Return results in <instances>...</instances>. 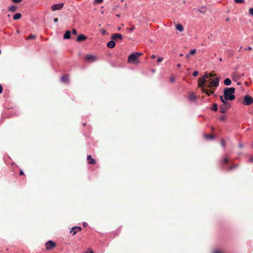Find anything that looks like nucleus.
<instances>
[{"label":"nucleus","mask_w":253,"mask_h":253,"mask_svg":"<svg viewBox=\"0 0 253 253\" xmlns=\"http://www.w3.org/2000/svg\"><path fill=\"white\" fill-rule=\"evenodd\" d=\"M208 72H206L205 73V75L201 77L198 80V86L201 88V91L203 93H205L208 96H210L211 94H213L215 96V94H213L214 91L215 90V88L212 87V88H211L210 89H207L205 88L206 86V83L208 82Z\"/></svg>","instance_id":"f257e3e1"},{"label":"nucleus","mask_w":253,"mask_h":253,"mask_svg":"<svg viewBox=\"0 0 253 253\" xmlns=\"http://www.w3.org/2000/svg\"><path fill=\"white\" fill-rule=\"evenodd\" d=\"M209 84L206 86L208 88H212V87L216 88L219 85V76L216 74L214 72L208 74Z\"/></svg>","instance_id":"f03ea898"},{"label":"nucleus","mask_w":253,"mask_h":253,"mask_svg":"<svg viewBox=\"0 0 253 253\" xmlns=\"http://www.w3.org/2000/svg\"><path fill=\"white\" fill-rule=\"evenodd\" d=\"M235 88L234 87H226L224 89L223 93L225 100H233L235 98Z\"/></svg>","instance_id":"7ed1b4c3"},{"label":"nucleus","mask_w":253,"mask_h":253,"mask_svg":"<svg viewBox=\"0 0 253 253\" xmlns=\"http://www.w3.org/2000/svg\"><path fill=\"white\" fill-rule=\"evenodd\" d=\"M142 55V53L139 52H134L132 53L129 55L127 62L129 63H132L134 65H136L139 63V61L138 60V57L141 56Z\"/></svg>","instance_id":"20e7f679"},{"label":"nucleus","mask_w":253,"mask_h":253,"mask_svg":"<svg viewBox=\"0 0 253 253\" xmlns=\"http://www.w3.org/2000/svg\"><path fill=\"white\" fill-rule=\"evenodd\" d=\"M253 103V98L249 94H246L243 99L242 104L244 105H250Z\"/></svg>","instance_id":"39448f33"},{"label":"nucleus","mask_w":253,"mask_h":253,"mask_svg":"<svg viewBox=\"0 0 253 253\" xmlns=\"http://www.w3.org/2000/svg\"><path fill=\"white\" fill-rule=\"evenodd\" d=\"M97 56L91 55V54H87L85 56V60L89 62H93L97 60Z\"/></svg>","instance_id":"423d86ee"},{"label":"nucleus","mask_w":253,"mask_h":253,"mask_svg":"<svg viewBox=\"0 0 253 253\" xmlns=\"http://www.w3.org/2000/svg\"><path fill=\"white\" fill-rule=\"evenodd\" d=\"M47 250H51L56 247V244L52 241H48L45 244Z\"/></svg>","instance_id":"0eeeda50"},{"label":"nucleus","mask_w":253,"mask_h":253,"mask_svg":"<svg viewBox=\"0 0 253 253\" xmlns=\"http://www.w3.org/2000/svg\"><path fill=\"white\" fill-rule=\"evenodd\" d=\"M64 6L63 3H60L58 4H54L51 6V9L53 11L57 10H61Z\"/></svg>","instance_id":"6e6552de"},{"label":"nucleus","mask_w":253,"mask_h":253,"mask_svg":"<svg viewBox=\"0 0 253 253\" xmlns=\"http://www.w3.org/2000/svg\"><path fill=\"white\" fill-rule=\"evenodd\" d=\"M82 230V228L80 226H75L72 228L71 230L70 231V233L72 234L73 235H75L78 232L81 231Z\"/></svg>","instance_id":"1a4fd4ad"},{"label":"nucleus","mask_w":253,"mask_h":253,"mask_svg":"<svg viewBox=\"0 0 253 253\" xmlns=\"http://www.w3.org/2000/svg\"><path fill=\"white\" fill-rule=\"evenodd\" d=\"M230 107V104L225 105V104H222L220 106V112L221 113H224L226 112L227 110L229 109Z\"/></svg>","instance_id":"9d476101"},{"label":"nucleus","mask_w":253,"mask_h":253,"mask_svg":"<svg viewBox=\"0 0 253 253\" xmlns=\"http://www.w3.org/2000/svg\"><path fill=\"white\" fill-rule=\"evenodd\" d=\"M111 39H112V40H113L114 41H117L119 39L122 40L123 36L121 34L116 33V34H114L112 35Z\"/></svg>","instance_id":"9b49d317"},{"label":"nucleus","mask_w":253,"mask_h":253,"mask_svg":"<svg viewBox=\"0 0 253 253\" xmlns=\"http://www.w3.org/2000/svg\"><path fill=\"white\" fill-rule=\"evenodd\" d=\"M87 161L88 164L95 165L96 164L95 160L93 159L91 155L87 156Z\"/></svg>","instance_id":"f8f14e48"},{"label":"nucleus","mask_w":253,"mask_h":253,"mask_svg":"<svg viewBox=\"0 0 253 253\" xmlns=\"http://www.w3.org/2000/svg\"><path fill=\"white\" fill-rule=\"evenodd\" d=\"M87 39V37L84 35H80L77 38V41L78 42L84 41Z\"/></svg>","instance_id":"ddd939ff"},{"label":"nucleus","mask_w":253,"mask_h":253,"mask_svg":"<svg viewBox=\"0 0 253 253\" xmlns=\"http://www.w3.org/2000/svg\"><path fill=\"white\" fill-rule=\"evenodd\" d=\"M116 43L114 40L109 41L107 43V47L109 48H112L115 46Z\"/></svg>","instance_id":"4468645a"},{"label":"nucleus","mask_w":253,"mask_h":253,"mask_svg":"<svg viewBox=\"0 0 253 253\" xmlns=\"http://www.w3.org/2000/svg\"><path fill=\"white\" fill-rule=\"evenodd\" d=\"M71 38V32L67 31L64 35V38L65 39H69Z\"/></svg>","instance_id":"2eb2a0df"},{"label":"nucleus","mask_w":253,"mask_h":253,"mask_svg":"<svg viewBox=\"0 0 253 253\" xmlns=\"http://www.w3.org/2000/svg\"><path fill=\"white\" fill-rule=\"evenodd\" d=\"M61 80L62 82L67 83L69 81L68 77L67 75H64L61 77Z\"/></svg>","instance_id":"dca6fc26"},{"label":"nucleus","mask_w":253,"mask_h":253,"mask_svg":"<svg viewBox=\"0 0 253 253\" xmlns=\"http://www.w3.org/2000/svg\"><path fill=\"white\" fill-rule=\"evenodd\" d=\"M176 29L180 32H182L184 30L183 26L181 24H177L175 26Z\"/></svg>","instance_id":"f3484780"},{"label":"nucleus","mask_w":253,"mask_h":253,"mask_svg":"<svg viewBox=\"0 0 253 253\" xmlns=\"http://www.w3.org/2000/svg\"><path fill=\"white\" fill-rule=\"evenodd\" d=\"M231 84V81L229 78H226L224 80V84L225 85H229Z\"/></svg>","instance_id":"a211bd4d"},{"label":"nucleus","mask_w":253,"mask_h":253,"mask_svg":"<svg viewBox=\"0 0 253 253\" xmlns=\"http://www.w3.org/2000/svg\"><path fill=\"white\" fill-rule=\"evenodd\" d=\"M189 99L191 101H195L196 100V97L193 93H191L189 96Z\"/></svg>","instance_id":"6ab92c4d"},{"label":"nucleus","mask_w":253,"mask_h":253,"mask_svg":"<svg viewBox=\"0 0 253 253\" xmlns=\"http://www.w3.org/2000/svg\"><path fill=\"white\" fill-rule=\"evenodd\" d=\"M22 17L21 14L18 13L13 15V19L15 20L20 19Z\"/></svg>","instance_id":"aec40b11"},{"label":"nucleus","mask_w":253,"mask_h":253,"mask_svg":"<svg viewBox=\"0 0 253 253\" xmlns=\"http://www.w3.org/2000/svg\"><path fill=\"white\" fill-rule=\"evenodd\" d=\"M220 99L221 101L223 103V104H225V105L229 104L227 102V100L225 99V97H224V96H220Z\"/></svg>","instance_id":"412c9836"},{"label":"nucleus","mask_w":253,"mask_h":253,"mask_svg":"<svg viewBox=\"0 0 253 253\" xmlns=\"http://www.w3.org/2000/svg\"><path fill=\"white\" fill-rule=\"evenodd\" d=\"M205 137L207 139H213L214 138V136L213 134H205Z\"/></svg>","instance_id":"4be33fe9"},{"label":"nucleus","mask_w":253,"mask_h":253,"mask_svg":"<svg viewBox=\"0 0 253 253\" xmlns=\"http://www.w3.org/2000/svg\"><path fill=\"white\" fill-rule=\"evenodd\" d=\"M17 7L14 5H12L9 7V10L12 12H15L16 10Z\"/></svg>","instance_id":"5701e85b"},{"label":"nucleus","mask_w":253,"mask_h":253,"mask_svg":"<svg viewBox=\"0 0 253 253\" xmlns=\"http://www.w3.org/2000/svg\"><path fill=\"white\" fill-rule=\"evenodd\" d=\"M211 110L214 111H217V105L216 103L213 104V106L211 108Z\"/></svg>","instance_id":"b1692460"},{"label":"nucleus","mask_w":253,"mask_h":253,"mask_svg":"<svg viewBox=\"0 0 253 253\" xmlns=\"http://www.w3.org/2000/svg\"><path fill=\"white\" fill-rule=\"evenodd\" d=\"M222 163L224 164H227L228 163V158L226 157H224L222 160Z\"/></svg>","instance_id":"393cba45"},{"label":"nucleus","mask_w":253,"mask_h":253,"mask_svg":"<svg viewBox=\"0 0 253 253\" xmlns=\"http://www.w3.org/2000/svg\"><path fill=\"white\" fill-rule=\"evenodd\" d=\"M206 8L204 6L202 7L201 8L198 9V11L201 13H205L206 11Z\"/></svg>","instance_id":"a878e982"},{"label":"nucleus","mask_w":253,"mask_h":253,"mask_svg":"<svg viewBox=\"0 0 253 253\" xmlns=\"http://www.w3.org/2000/svg\"><path fill=\"white\" fill-rule=\"evenodd\" d=\"M36 36L33 35H31L29 36H28L27 38V40H34L35 39Z\"/></svg>","instance_id":"bb28decb"},{"label":"nucleus","mask_w":253,"mask_h":253,"mask_svg":"<svg viewBox=\"0 0 253 253\" xmlns=\"http://www.w3.org/2000/svg\"><path fill=\"white\" fill-rule=\"evenodd\" d=\"M237 168V166L236 165H233L231 166H230L229 168H228V170H231L235 168Z\"/></svg>","instance_id":"cd10ccee"},{"label":"nucleus","mask_w":253,"mask_h":253,"mask_svg":"<svg viewBox=\"0 0 253 253\" xmlns=\"http://www.w3.org/2000/svg\"><path fill=\"white\" fill-rule=\"evenodd\" d=\"M234 1L237 3H243L244 0H234Z\"/></svg>","instance_id":"c85d7f7f"},{"label":"nucleus","mask_w":253,"mask_h":253,"mask_svg":"<svg viewBox=\"0 0 253 253\" xmlns=\"http://www.w3.org/2000/svg\"><path fill=\"white\" fill-rule=\"evenodd\" d=\"M196 52V49H192L190 51V55H194Z\"/></svg>","instance_id":"c756f323"},{"label":"nucleus","mask_w":253,"mask_h":253,"mask_svg":"<svg viewBox=\"0 0 253 253\" xmlns=\"http://www.w3.org/2000/svg\"><path fill=\"white\" fill-rule=\"evenodd\" d=\"M85 253H93V252L91 249L88 248L87 249Z\"/></svg>","instance_id":"7c9ffc66"},{"label":"nucleus","mask_w":253,"mask_h":253,"mask_svg":"<svg viewBox=\"0 0 253 253\" xmlns=\"http://www.w3.org/2000/svg\"><path fill=\"white\" fill-rule=\"evenodd\" d=\"M249 14L253 16V8H250L249 10Z\"/></svg>","instance_id":"2f4dec72"},{"label":"nucleus","mask_w":253,"mask_h":253,"mask_svg":"<svg viewBox=\"0 0 253 253\" xmlns=\"http://www.w3.org/2000/svg\"><path fill=\"white\" fill-rule=\"evenodd\" d=\"M198 74H199V72L198 71H195L193 73V75L194 76V77H196L198 75Z\"/></svg>","instance_id":"473e14b6"},{"label":"nucleus","mask_w":253,"mask_h":253,"mask_svg":"<svg viewBox=\"0 0 253 253\" xmlns=\"http://www.w3.org/2000/svg\"><path fill=\"white\" fill-rule=\"evenodd\" d=\"M237 78V75L236 73H234L232 74V79L233 80H236Z\"/></svg>","instance_id":"72a5a7b5"},{"label":"nucleus","mask_w":253,"mask_h":253,"mask_svg":"<svg viewBox=\"0 0 253 253\" xmlns=\"http://www.w3.org/2000/svg\"><path fill=\"white\" fill-rule=\"evenodd\" d=\"M72 34L75 35H77V31L75 28L73 29V30H72Z\"/></svg>","instance_id":"f704fd0d"},{"label":"nucleus","mask_w":253,"mask_h":253,"mask_svg":"<svg viewBox=\"0 0 253 253\" xmlns=\"http://www.w3.org/2000/svg\"><path fill=\"white\" fill-rule=\"evenodd\" d=\"M163 60V58L162 57H159L157 62V63H160Z\"/></svg>","instance_id":"c9c22d12"},{"label":"nucleus","mask_w":253,"mask_h":253,"mask_svg":"<svg viewBox=\"0 0 253 253\" xmlns=\"http://www.w3.org/2000/svg\"><path fill=\"white\" fill-rule=\"evenodd\" d=\"M220 120L222 121H225V116H221L220 117Z\"/></svg>","instance_id":"e433bc0d"},{"label":"nucleus","mask_w":253,"mask_h":253,"mask_svg":"<svg viewBox=\"0 0 253 253\" xmlns=\"http://www.w3.org/2000/svg\"><path fill=\"white\" fill-rule=\"evenodd\" d=\"M103 0H94V2L97 3H101L103 2Z\"/></svg>","instance_id":"4c0bfd02"},{"label":"nucleus","mask_w":253,"mask_h":253,"mask_svg":"<svg viewBox=\"0 0 253 253\" xmlns=\"http://www.w3.org/2000/svg\"><path fill=\"white\" fill-rule=\"evenodd\" d=\"M221 145L223 147H225V141L223 139L221 140Z\"/></svg>","instance_id":"58836bf2"},{"label":"nucleus","mask_w":253,"mask_h":253,"mask_svg":"<svg viewBox=\"0 0 253 253\" xmlns=\"http://www.w3.org/2000/svg\"><path fill=\"white\" fill-rule=\"evenodd\" d=\"M22 0H12V1L14 3H20Z\"/></svg>","instance_id":"ea45409f"},{"label":"nucleus","mask_w":253,"mask_h":253,"mask_svg":"<svg viewBox=\"0 0 253 253\" xmlns=\"http://www.w3.org/2000/svg\"><path fill=\"white\" fill-rule=\"evenodd\" d=\"M135 26H131V27L129 30L130 31H132L134 30H135Z\"/></svg>","instance_id":"a19ab883"},{"label":"nucleus","mask_w":253,"mask_h":253,"mask_svg":"<svg viewBox=\"0 0 253 253\" xmlns=\"http://www.w3.org/2000/svg\"><path fill=\"white\" fill-rule=\"evenodd\" d=\"M119 5H115V6H114V7H113V10H117V8H119Z\"/></svg>","instance_id":"79ce46f5"},{"label":"nucleus","mask_w":253,"mask_h":253,"mask_svg":"<svg viewBox=\"0 0 253 253\" xmlns=\"http://www.w3.org/2000/svg\"><path fill=\"white\" fill-rule=\"evenodd\" d=\"M245 50H252V48L251 46H249L247 48H245Z\"/></svg>","instance_id":"37998d69"},{"label":"nucleus","mask_w":253,"mask_h":253,"mask_svg":"<svg viewBox=\"0 0 253 253\" xmlns=\"http://www.w3.org/2000/svg\"><path fill=\"white\" fill-rule=\"evenodd\" d=\"M213 253H223V252L220 251H215Z\"/></svg>","instance_id":"c03bdc74"},{"label":"nucleus","mask_w":253,"mask_h":253,"mask_svg":"<svg viewBox=\"0 0 253 253\" xmlns=\"http://www.w3.org/2000/svg\"><path fill=\"white\" fill-rule=\"evenodd\" d=\"M2 89H3L2 86H1V84H0V93H2Z\"/></svg>","instance_id":"a18cd8bd"},{"label":"nucleus","mask_w":253,"mask_h":253,"mask_svg":"<svg viewBox=\"0 0 253 253\" xmlns=\"http://www.w3.org/2000/svg\"><path fill=\"white\" fill-rule=\"evenodd\" d=\"M101 32L103 34H105L106 33V31L104 29H102Z\"/></svg>","instance_id":"49530a36"},{"label":"nucleus","mask_w":253,"mask_h":253,"mask_svg":"<svg viewBox=\"0 0 253 253\" xmlns=\"http://www.w3.org/2000/svg\"><path fill=\"white\" fill-rule=\"evenodd\" d=\"M19 174L20 175H24V174L23 171L22 170H21L20 171Z\"/></svg>","instance_id":"de8ad7c7"},{"label":"nucleus","mask_w":253,"mask_h":253,"mask_svg":"<svg viewBox=\"0 0 253 253\" xmlns=\"http://www.w3.org/2000/svg\"><path fill=\"white\" fill-rule=\"evenodd\" d=\"M58 21V19L57 18H54V22H57Z\"/></svg>","instance_id":"09e8293b"},{"label":"nucleus","mask_w":253,"mask_h":253,"mask_svg":"<svg viewBox=\"0 0 253 253\" xmlns=\"http://www.w3.org/2000/svg\"><path fill=\"white\" fill-rule=\"evenodd\" d=\"M156 56L155 55H151V58H152V59H154V58H156Z\"/></svg>","instance_id":"8fccbe9b"},{"label":"nucleus","mask_w":253,"mask_h":253,"mask_svg":"<svg viewBox=\"0 0 253 253\" xmlns=\"http://www.w3.org/2000/svg\"><path fill=\"white\" fill-rule=\"evenodd\" d=\"M177 67H178V68H180L181 67V65L180 64L178 63L177 65Z\"/></svg>","instance_id":"3c124183"},{"label":"nucleus","mask_w":253,"mask_h":253,"mask_svg":"<svg viewBox=\"0 0 253 253\" xmlns=\"http://www.w3.org/2000/svg\"><path fill=\"white\" fill-rule=\"evenodd\" d=\"M116 16L117 17H119H119H120V15L119 14H117L116 15Z\"/></svg>","instance_id":"603ef678"},{"label":"nucleus","mask_w":253,"mask_h":253,"mask_svg":"<svg viewBox=\"0 0 253 253\" xmlns=\"http://www.w3.org/2000/svg\"><path fill=\"white\" fill-rule=\"evenodd\" d=\"M174 78H171V82H174Z\"/></svg>","instance_id":"864d4df0"},{"label":"nucleus","mask_w":253,"mask_h":253,"mask_svg":"<svg viewBox=\"0 0 253 253\" xmlns=\"http://www.w3.org/2000/svg\"><path fill=\"white\" fill-rule=\"evenodd\" d=\"M239 147H240V148H243V144H240L239 145Z\"/></svg>","instance_id":"5fc2aeb1"},{"label":"nucleus","mask_w":253,"mask_h":253,"mask_svg":"<svg viewBox=\"0 0 253 253\" xmlns=\"http://www.w3.org/2000/svg\"><path fill=\"white\" fill-rule=\"evenodd\" d=\"M189 55H190V54H188V55H186V58H188L189 57Z\"/></svg>","instance_id":"6e6d98bb"},{"label":"nucleus","mask_w":253,"mask_h":253,"mask_svg":"<svg viewBox=\"0 0 253 253\" xmlns=\"http://www.w3.org/2000/svg\"><path fill=\"white\" fill-rule=\"evenodd\" d=\"M226 21H229V19L228 18H227L225 20Z\"/></svg>","instance_id":"4d7b16f0"},{"label":"nucleus","mask_w":253,"mask_h":253,"mask_svg":"<svg viewBox=\"0 0 253 253\" xmlns=\"http://www.w3.org/2000/svg\"><path fill=\"white\" fill-rule=\"evenodd\" d=\"M245 84L247 85H249L248 83V82H245Z\"/></svg>","instance_id":"13d9d810"},{"label":"nucleus","mask_w":253,"mask_h":253,"mask_svg":"<svg viewBox=\"0 0 253 253\" xmlns=\"http://www.w3.org/2000/svg\"><path fill=\"white\" fill-rule=\"evenodd\" d=\"M237 84H238V85H241V83H240V82H238V83H237Z\"/></svg>","instance_id":"bf43d9fd"},{"label":"nucleus","mask_w":253,"mask_h":253,"mask_svg":"<svg viewBox=\"0 0 253 253\" xmlns=\"http://www.w3.org/2000/svg\"><path fill=\"white\" fill-rule=\"evenodd\" d=\"M85 125H86V123H84V124H83V126H85Z\"/></svg>","instance_id":"052dcab7"},{"label":"nucleus","mask_w":253,"mask_h":253,"mask_svg":"<svg viewBox=\"0 0 253 253\" xmlns=\"http://www.w3.org/2000/svg\"><path fill=\"white\" fill-rule=\"evenodd\" d=\"M179 56H183V55L182 54H179Z\"/></svg>","instance_id":"680f3d73"},{"label":"nucleus","mask_w":253,"mask_h":253,"mask_svg":"<svg viewBox=\"0 0 253 253\" xmlns=\"http://www.w3.org/2000/svg\"><path fill=\"white\" fill-rule=\"evenodd\" d=\"M212 130H214V128L213 127H211Z\"/></svg>","instance_id":"e2e57ef3"},{"label":"nucleus","mask_w":253,"mask_h":253,"mask_svg":"<svg viewBox=\"0 0 253 253\" xmlns=\"http://www.w3.org/2000/svg\"><path fill=\"white\" fill-rule=\"evenodd\" d=\"M219 60H220V61H221L222 60V58H220L219 59Z\"/></svg>","instance_id":"0e129e2a"},{"label":"nucleus","mask_w":253,"mask_h":253,"mask_svg":"<svg viewBox=\"0 0 253 253\" xmlns=\"http://www.w3.org/2000/svg\"><path fill=\"white\" fill-rule=\"evenodd\" d=\"M241 48H242V47H241L240 48L239 51H240V50H241Z\"/></svg>","instance_id":"69168bd1"},{"label":"nucleus","mask_w":253,"mask_h":253,"mask_svg":"<svg viewBox=\"0 0 253 253\" xmlns=\"http://www.w3.org/2000/svg\"><path fill=\"white\" fill-rule=\"evenodd\" d=\"M252 147H253V144H252Z\"/></svg>","instance_id":"338daca9"}]
</instances>
